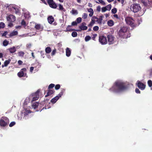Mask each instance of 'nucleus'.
Masks as SVG:
<instances>
[{"mask_svg": "<svg viewBox=\"0 0 152 152\" xmlns=\"http://www.w3.org/2000/svg\"><path fill=\"white\" fill-rule=\"evenodd\" d=\"M15 124V122H12L10 123L9 124V126L11 127L14 126Z\"/></svg>", "mask_w": 152, "mask_h": 152, "instance_id": "nucleus-46", "label": "nucleus"}, {"mask_svg": "<svg viewBox=\"0 0 152 152\" xmlns=\"http://www.w3.org/2000/svg\"><path fill=\"white\" fill-rule=\"evenodd\" d=\"M118 37L123 39L129 37L131 34L129 28L126 26L122 27L118 32Z\"/></svg>", "mask_w": 152, "mask_h": 152, "instance_id": "nucleus-2", "label": "nucleus"}, {"mask_svg": "<svg viewBox=\"0 0 152 152\" xmlns=\"http://www.w3.org/2000/svg\"><path fill=\"white\" fill-rule=\"evenodd\" d=\"M53 2V0H48L47 1V2L49 5H50V4H51Z\"/></svg>", "mask_w": 152, "mask_h": 152, "instance_id": "nucleus-52", "label": "nucleus"}, {"mask_svg": "<svg viewBox=\"0 0 152 152\" xmlns=\"http://www.w3.org/2000/svg\"><path fill=\"white\" fill-rule=\"evenodd\" d=\"M136 84L138 87L141 90H144L145 88V85L139 81L138 80L137 81Z\"/></svg>", "mask_w": 152, "mask_h": 152, "instance_id": "nucleus-12", "label": "nucleus"}, {"mask_svg": "<svg viewBox=\"0 0 152 152\" xmlns=\"http://www.w3.org/2000/svg\"><path fill=\"white\" fill-rule=\"evenodd\" d=\"M51 51V49L50 47H47L45 49V51L46 53H49Z\"/></svg>", "mask_w": 152, "mask_h": 152, "instance_id": "nucleus-24", "label": "nucleus"}, {"mask_svg": "<svg viewBox=\"0 0 152 152\" xmlns=\"http://www.w3.org/2000/svg\"><path fill=\"white\" fill-rule=\"evenodd\" d=\"M5 27V24L4 23L1 22L0 23V29L3 28Z\"/></svg>", "mask_w": 152, "mask_h": 152, "instance_id": "nucleus-39", "label": "nucleus"}, {"mask_svg": "<svg viewBox=\"0 0 152 152\" xmlns=\"http://www.w3.org/2000/svg\"><path fill=\"white\" fill-rule=\"evenodd\" d=\"M132 7L131 8V10L134 12H139V13H140L138 14V16H142L144 14L143 11H142L141 10V8L139 4H132L131 6Z\"/></svg>", "mask_w": 152, "mask_h": 152, "instance_id": "nucleus-3", "label": "nucleus"}, {"mask_svg": "<svg viewBox=\"0 0 152 152\" xmlns=\"http://www.w3.org/2000/svg\"><path fill=\"white\" fill-rule=\"evenodd\" d=\"M7 20L9 22H13L16 20L15 16L12 15H10L7 17Z\"/></svg>", "mask_w": 152, "mask_h": 152, "instance_id": "nucleus-13", "label": "nucleus"}, {"mask_svg": "<svg viewBox=\"0 0 152 152\" xmlns=\"http://www.w3.org/2000/svg\"><path fill=\"white\" fill-rule=\"evenodd\" d=\"M88 6H89V7H92V4L90 3H88Z\"/></svg>", "mask_w": 152, "mask_h": 152, "instance_id": "nucleus-63", "label": "nucleus"}, {"mask_svg": "<svg viewBox=\"0 0 152 152\" xmlns=\"http://www.w3.org/2000/svg\"><path fill=\"white\" fill-rule=\"evenodd\" d=\"M77 23L76 21H73L72 23V25L73 26H75L77 25Z\"/></svg>", "mask_w": 152, "mask_h": 152, "instance_id": "nucleus-53", "label": "nucleus"}, {"mask_svg": "<svg viewBox=\"0 0 152 152\" xmlns=\"http://www.w3.org/2000/svg\"><path fill=\"white\" fill-rule=\"evenodd\" d=\"M48 20L49 23L51 24L54 21V19L52 16H50L48 18Z\"/></svg>", "mask_w": 152, "mask_h": 152, "instance_id": "nucleus-17", "label": "nucleus"}, {"mask_svg": "<svg viewBox=\"0 0 152 152\" xmlns=\"http://www.w3.org/2000/svg\"><path fill=\"white\" fill-rule=\"evenodd\" d=\"M11 59H9L8 60H6L4 62V64H5V66H7L8 65L10 64L11 61Z\"/></svg>", "mask_w": 152, "mask_h": 152, "instance_id": "nucleus-27", "label": "nucleus"}, {"mask_svg": "<svg viewBox=\"0 0 152 152\" xmlns=\"http://www.w3.org/2000/svg\"><path fill=\"white\" fill-rule=\"evenodd\" d=\"M54 90L48 89L47 94L45 96V97H47L48 96H50L53 94L55 92Z\"/></svg>", "mask_w": 152, "mask_h": 152, "instance_id": "nucleus-16", "label": "nucleus"}, {"mask_svg": "<svg viewBox=\"0 0 152 152\" xmlns=\"http://www.w3.org/2000/svg\"><path fill=\"white\" fill-rule=\"evenodd\" d=\"M59 5V10H62L64 12L65 11V10L63 7V6L61 5V4H58Z\"/></svg>", "mask_w": 152, "mask_h": 152, "instance_id": "nucleus-28", "label": "nucleus"}, {"mask_svg": "<svg viewBox=\"0 0 152 152\" xmlns=\"http://www.w3.org/2000/svg\"><path fill=\"white\" fill-rule=\"evenodd\" d=\"M40 90L38 89L35 93L32 94V96H33L31 101L33 102L37 100L39 97V93L40 92Z\"/></svg>", "mask_w": 152, "mask_h": 152, "instance_id": "nucleus-11", "label": "nucleus"}, {"mask_svg": "<svg viewBox=\"0 0 152 152\" xmlns=\"http://www.w3.org/2000/svg\"><path fill=\"white\" fill-rule=\"evenodd\" d=\"M18 32L17 31H13L10 34V36L12 37L15 35H16L18 34Z\"/></svg>", "mask_w": 152, "mask_h": 152, "instance_id": "nucleus-26", "label": "nucleus"}, {"mask_svg": "<svg viewBox=\"0 0 152 152\" xmlns=\"http://www.w3.org/2000/svg\"><path fill=\"white\" fill-rule=\"evenodd\" d=\"M148 83L150 87H151L152 86V81L151 80H148Z\"/></svg>", "mask_w": 152, "mask_h": 152, "instance_id": "nucleus-37", "label": "nucleus"}, {"mask_svg": "<svg viewBox=\"0 0 152 152\" xmlns=\"http://www.w3.org/2000/svg\"><path fill=\"white\" fill-rule=\"evenodd\" d=\"M3 43L4 46H6L8 45L9 42L5 40L3 41Z\"/></svg>", "mask_w": 152, "mask_h": 152, "instance_id": "nucleus-32", "label": "nucleus"}, {"mask_svg": "<svg viewBox=\"0 0 152 152\" xmlns=\"http://www.w3.org/2000/svg\"><path fill=\"white\" fill-rule=\"evenodd\" d=\"M107 9L106 8V7H104L102 8V12H105L106 10H107Z\"/></svg>", "mask_w": 152, "mask_h": 152, "instance_id": "nucleus-47", "label": "nucleus"}, {"mask_svg": "<svg viewBox=\"0 0 152 152\" xmlns=\"http://www.w3.org/2000/svg\"><path fill=\"white\" fill-rule=\"evenodd\" d=\"M91 39V38L89 36H87L85 37V40L86 42H88Z\"/></svg>", "mask_w": 152, "mask_h": 152, "instance_id": "nucleus-30", "label": "nucleus"}, {"mask_svg": "<svg viewBox=\"0 0 152 152\" xmlns=\"http://www.w3.org/2000/svg\"><path fill=\"white\" fill-rule=\"evenodd\" d=\"M107 37L109 44L111 45L114 43L115 38L113 35H109L107 36Z\"/></svg>", "mask_w": 152, "mask_h": 152, "instance_id": "nucleus-14", "label": "nucleus"}, {"mask_svg": "<svg viewBox=\"0 0 152 152\" xmlns=\"http://www.w3.org/2000/svg\"><path fill=\"white\" fill-rule=\"evenodd\" d=\"M97 35L96 34H94L93 35V36L92 37V39L93 40H95V38L96 37Z\"/></svg>", "mask_w": 152, "mask_h": 152, "instance_id": "nucleus-55", "label": "nucleus"}, {"mask_svg": "<svg viewBox=\"0 0 152 152\" xmlns=\"http://www.w3.org/2000/svg\"><path fill=\"white\" fill-rule=\"evenodd\" d=\"M56 52V50L55 49L54 50H53L52 52L51 53V56H54Z\"/></svg>", "mask_w": 152, "mask_h": 152, "instance_id": "nucleus-49", "label": "nucleus"}, {"mask_svg": "<svg viewBox=\"0 0 152 152\" xmlns=\"http://www.w3.org/2000/svg\"><path fill=\"white\" fill-rule=\"evenodd\" d=\"M141 2L144 6L148 8L152 7V0H142Z\"/></svg>", "mask_w": 152, "mask_h": 152, "instance_id": "nucleus-7", "label": "nucleus"}, {"mask_svg": "<svg viewBox=\"0 0 152 152\" xmlns=\"http://www.w3.org/2000/svg\"><path fill=\"white\" fill-rule=\"evenodd\" d=\"M21 24L24 27L26 26V22L24 20H23L21 22Z\"/></svg>", "mask_w": 152, "mask_h": 152, "instance_id": "nucleus-42", "label": "nucleus"}, {"mask_svg": "<svg viewBox=\"0 0 152 152\" xmlns=\"http://www.w3.org/2000/svg\"><path fill=\"white\" fill-rule=\"evenodd\" d=\"M98 1L99 3L103 5H105L106 4L105 2L102 0H98Z\"/></svg>", "mask_w": 152, "mask_h": 152, "instance_id": "nucleus-43", "label": "nucleus"}, {"mask_svg": "<svg viewBox=\"0 0 152 152\" xmlns=\"http://www.w3.org/2000/svg\"><path fill=\"white\" fill-rule=\"evenodd\" d=\"M99 42L102 45H105L107 43V41L106 37L103 35L99 36Z\"/></svg>", "mask_w": 152, "mask_h": 152, "instance_id": "nucleus-10", "label": "nucleus"}, {"mask_svg": "<svg viewBox=\"0 0 152 152\" xmlns=\"http://www.w3.org/2000/svg\"><path fill=\"white\" fill-rule=\"evenodd\" d=\"M88 16V14L86 13H84L82 15V18L84 19H86Z\"/></svg>", "mask_w": 152, "mask_h": 152, "instance_id": "nucleus-38", "label": "nucleus"}, {"mask_svg": "<svg viewBox=\"0 0 152 152\" xmlns=\"http://www.w3.org/2000/svg\"><path fill=\"white\" fill-rule=\"evenodd\" d=\"M108 25L110 26H112L114 25L113 21V20H110L107 22Z\"/></svg>", "mask_w": 152, "mask_h": 152, "instance_id": "nucleus-23", "label": "nucleus"}, {"mask_svg": "<svg viewBox=\"0 0 152 152\" xmlns=\"http://www.w3.org/2000/svg\"><path fill=\"white\" fill-rule=\"evenodd\" d=\"M70 13L73 15H77L78 12L77 10H75L73 8L72 10L70 11Z\"/></svg>", "mask_w": 152, "mask_h": 152, "instance_id": "nucleus-22", "label": "nucleus"}, {"mask_svg": "<svg viewBox=\"0 0 152 152\" xmlns=\"http://www.w3.org/2000/svg\"><path fill=\"white\" fill-rule=\"evenodd\" d=\"M135 91L136 93L137 94H140V91L139 90V89L138 88H136L135 89Z\"/></svg>", "mask_w": 152, "mask_h": 152, "instance_id": "nucleus-51", "label": "nucleus"}, {"mask_svg": "<svg viewBox=\"0 0 152 152\" xmlns=\"http://www.w3.org/2000/svg\"><path fill=\"white\" fill-rule=\"evenodd\" d=\"M97 19L98 18L95 16H94L92 18V19H93L94 20H94L95 19Z\"/></svg>", "mask_w": 152, "mask_h": 152, "instance_id": "nucleus-62", "label": "nucleus"}, {"mask_svg": "<svg viewBox=\"0 0 152 152\" xmlns=\"http://www.w3.org/2000/svg\"><path fill=\"white\" fill-rule=\"evenodd\" d=\"M35 28L37 30H42L43 29L42 27L40 24H36Z\"/></svg>", "mask_w": 152, "mask_h": 152, "instance_id": "nucleus-18", "label": "nucleus"}, {"mask_svg": "<svg viewBox=\"0 0 152 152\" xmlns=\"http://www.w3.org/2000/svg\"><path fill=\"white\" fill-rule=\"evenodd\" d=\"M18 55L20 56H23L24 55V53L23 51H20L18 53Z\"/></svg>", "mask_w": 152, "mask_h": 152, "instance_id": "nucleus-34", "label": "nucleus"}, {"mask_svg": "<svg viewBox=\"0 0 152 152\" xmlns=\"http://www.w3.org/2000/svg\"><path fill=\"white\" fill-rule=\"evenodd\" d=\"M15 11V13L16 14H18L19 13V9L17 8H14Z\"/></svg>", "mask_w": 152, "mask_h": 152, "instance_id": "nucleus-45", "label": "nucleus"}, {"mask_svg": "<svg viewBox=\"0 0 152 152\" xmlns=\"http://www.w3.org/2000/svg\"><path fill=\"white\" fill-rule=\"evenodd\" d=\"M7 31H5L2 34L3 36H6V35L7 34Z\"/></svg>", "mask_w": 152, "mask_h": 152, "instance_id": "nucleus-60", "label": "nucleus"}, {"mask_svg": "<svg viewBox=\"0 0 152 152\" xmlns=\"http://www.w3.org/2000/svg\"><path fill=\"white\" fill-rule=\"evenodd\" d=\"M105 7L107 9V10H110L111 8V5L110 4L107 6Z\"/></svg>", "mask_w": 152, "mask_h": 152, "instance_id": "nucleus-44", "label": "nucleus"}, {"mask_svg": "<svg viewBox=\"0 0 152 152\" xmlns=\"http://www.w3.org/2000/svg\"><path fill=\"white\" fill-rule=\"evenodd\" d=\"M55 86V85L53 84H50L48 86V89H50L52 88H53V87H54Z\"/></svg>", "mask_w": 152, "mask_h": 152, "instance_id": "nucleus-36", "label": "nucleus"}, {"mask_svg": "<svg viewBox=\"0 0 152 152\" xmlns=\"http://www.w3.org/2000/svg\"><path fill=\"white\" fill-rule=\"evenodd\" d=\"M71 27V26H70V25H68V26L67 28H66V31H71L70 29H69L68 28L69 27Z\"/></svg>", "mask_w": 152, "mask_h": 152, "instance_id": "nucleus-57", "label": "nucleus"}, {"mask_svg": "<svg viewBox=\"0 0 152 152\" xmlns=\"http://www.w3.org/2000/svg\"><path fill=\"white\" fill-rule=\"evenodd\" d=\"M88 11V12L90 13L94 12V11L92 9L90 8L88 9H87Z\"/></svg>", "mask_w": 152, "mask_h": 152, "instance_id": "nucleus-50", "label": "nucleus"}, {"mask_svg": "<svg viewBox=\"0 0 152 152\" xmlns=\"http://www.w3.org/2000/svg\"><path fill=\"white\" fill-rule=\"evenodd\" d=\"M64 91H61L58 95L53 98L50 101V102L53 104H54L59 99V98L61 97L63 95Z\"/></svg>", "mask_w": 152, "mask_h": 152, "instance_id": "nucleus-9", "label": "nucleus"}, {"mask_svg": "<svg viewBox=\"0 0 152 152\" xmlns=\"http://www.w3.org/2000/svg\"><path fill=\"white\" fill-rule=\"evenodd\" d=\"M9 123V120L7 117H4L0 120V125L1 126L4 127L7 126Z\"/></svg>", "mask_w": 152, "mask_h": 152, "instance_id": "nucleus-5", "label": "nucleus"}, {"mask_svg": "<svg viewBox=\"0 0 152 152\" xmlns=\"http://www.w3.org/2000/svg\"><path fill=\"white\" fill-rule=\"evenodd\" d=\"M26 71L27 70L26 68H22L21 69L20 72L18 73V76L19 77H27L28 76L26 73Z\"/></svg>", "mask_w": 152, "mask_h": 152, "instance_id": "nucleus-6", "label": "nucleus"}, {"mask_svg": "<svg viewBox=\"0 0 152 152\" xmlns=\"http://www.w3.org/2000/svg\"><path fill=\"white\" fill-rule=\"evenodd\" d=\"M45 103V102L44 101L43 102H42L40 103H39L37 102H36L34 103H32V108H34V109H36L38 107H39V110H37V111H38L39 110H40L41 111L42 110H43L44 108L45 109H46L47 108H48L49 107L47 108L46 106H45V107H43L42 108V107L44 105V104Z\"/></svg>", "mask_w": 152, "mask_h": 152, "instance_id": "nucleus-4", "label": "nucleus"}, {"mask_svg": "<svg viewBox=\"0 0 152 152\" xmlns=\"http://www.w3.org/2000/svg\"><path fill=\"white\" fill-rule=\"evenodd\" d=\"M128 88V86L125 83L120 81H117L115 82L109 90L115 93H119L126 91Z\"/></svg>", "mask_w": 152, "mask_h": 152, "instance_id": "nucleus-1", "label": "nucleus"}, {"mask_svg": "<svg viewBox=\"0 0 152 152\" xmlns=\"http://www.w3.org/2000/svg\"><path fill=\"white\" fill-rule=\"evenodd\" d=\"M125 21L127 24L130 25L131 26H134V20L132 18L130 17H127L125 18Z\"/></svg>", "mask_w": 152, "mask_h": 152, "instance_id": "nucleus-8", "label": "nucleus"}, {"mask_svg": "<svg viewBox=\"0 0 152 152\" xmlns=\"http://www.w3.org/2000/svg\"><path fill=\"white\" fill-rule=\"evenodd\" d=\"M102 17H103L102 16H100L99 18H98L97 21L99 23H102Z\"/></svg>", "mask_w": 152, "mask_h": 152, "instance_id": "nucleus-31", "label": "nucleus"}, {"mask_svg": "<svg viewBox=\"0 0 152 152\" xmlns=\"http://www.w3.org/2000/svg\"><path fill=\"white\" fill-rule=\"evenodd\" d=\"M113 16L114 17L116 18H118V16L117 14H114L113 15Z\"/></svg>", "mask_w": 152, "mask_h": 152, "instance_id": "nucleus-61", "label": "nucleus"}, {"mask_svg": "<svg viewBox=\"0 0 152 152\" xmlns=\"http://www.w3.org/2000/svg\"><path fill=\"white\" fill-rule=\"evenodd\" d=\"M60 88V85L59 84H57L55 86V89L57 90L59 89Z\"/></svg>", "mask_w": 152, "mask_h": 152, "instance_id": "nucleus-41", "label": "nucleus"}, {"mask_svg": "<svg viewBox=\"0 0 152 152\" xmlns=\"http://www.w3.org/2000/svg\"><path fill=\"white\" fill-rule=\"evenodd\" d=\"M9 23L8 25V26H9L10 27H12V26H13V24L12 23L13 22H9Z\"/></svg>", "mask_w": 152, "mask_h": 152, "instance_id": "nucleus-56", "label": "nucleus"}, {"mask_svg": "<svg viewBox=\"0 0 152 152\" xmlns=\"http://www.w3.org/2000/svg\"><path fill=\"white\" fill-rule=\"evenodd\" d=\"M86 24L85 23H83L81 25L79 26V28H80V30H77V31H81L82 30H86L87 29L88 27L87 26H85L86 25Z\"/></svg>", "mask_w": 152, "mask_h": 152, "instance_id": "nucleus-15", "label": "nucleus"}, {"mask_svg": "<svg viewBox=\"0 0 152 152\" xmlns=\"http://www.w3.org/2000/svg\"><path fill=\"white\" fill-rule=\"evenodd\" d=\"M71 54V50L70 48H67L66 49V55L67 57L70 56Z\"/></svg>", "mask_w": 152, "mask_h": 152, "instance_id": "nucleus-19", "label": "nucleus"}, {"mask_svg": "<svg viewBox=\"0 0 152 152\" xmlns=\"http://www.w3.org/2000/svg\"><path fill=\"white\" fill-rule=\"evenodd\" d=\"M31 113V111L30 110H26L24 112V115L25 116H27L29 113Z\"/></svg>", "mask_w": 152, "mask_h": 152, "instance_id": "nucleus-29", "label": "nucleus"}, {"mask_svg": "<svg viewBox=\"0 0 152 152\" xmlns=\"http://www.w3.org/2000/svg\"><path fill=\"white\" fill-rule=\"evenodd\" d=\"M95 20H94L93 19H91V22L88 25V26L89 27H91L95 23Z\"/></svg>", "mask_w": 152, "mask_h": 152, "instance_id": "nucleus-25", "label": "nucleus"}, {"mask_svg": "<svg viewBox=\"0 0 152 152\" xmlns=\"http://www.w3.org/2000/svg\"><path fill=\"white\" fill-rule=\"evenodd\" d=\"M150 75L151 76H152V70H151L150 71Z\"/></svg>", "mask_w": 152, "mask_h": 152, "instance_id": "nucleus-64", "label": "nucleus"}, {"mask_svg": "<svg viewBox=\"0 0 152 152\" xmlns=\"http://www.w3.org/2000/svg\"><path fill=\"white\" fill-rule=\"evenodd\" d=\"M77 22V23H80L82 21V18L80 17H79L76 19Z\"/></svg>", "mask_w": 152, "mask_h": 152, "instance_id": "nucleus-35", "label": "nucleus"}, {"mask_svg": "<svg viewBox=\"0 0 152 152\" xmlns=\"http://www.w3.org/2000/svg\"><path fill=\"white\" fill-rule=\"evenodd\" d=\"M8 50L11 53H13L16 51V49L14 47L10 48Z\"/></svg>", "mask_w": 152, "mask_h": 152, "instance_id": "nucleus-21", "label": "nucleus"}, {"mask_svg": "<svg viewBox=\"0 0 152 152\" xmlns=\"http://www.w3.org/2000/svg\"><path fill=\"white\" fill-rule=\"evenodd\" d=\"M101 10V7L100 6H99L97 7H96V10L98 12H100Z\"/></svg>", "mask_w": 152, "mask_h": 152, "instance_id": "nucleus-54", "label": "nucleus"}, {"mask_svg": "<svg viewBox=\"0 0 152 152\" xmlns=\"http://www.w3.org/2000/svg\"><path fill=\"white\" fill-rule=\"evenodd\" d=\"M99 27L97 26H95L93 27V30L94 31H96L98 30L99 29Z\"/></svg>", "mask_w": 152, "mask_h": 152, "instance_id": "nucleus-48", "label": "nucleus"}, {"mask_svg": "<svg viewBox=\"0 0 152 152\" xmlns=\"http://www.w3.org/2000/svg\"><path fill=\"white\" fill-rule=\"evenodd\" d=\"M77 34L75 31L73 32L72 33V36L73 37H75L77 36Z\"/></svg>", "mask_w": 152, "mask_h": 152, "instance_id": "nucleus-33", "label": "nucleus"}, {"mask_svg": "<svg viewBox=\"0 0 152 152\" xmlns=\"http://www.w3.org/2000/svg\"><path fill=\"white\" fill-rule=\"evenodd\" d=\"M49 5L50 7L53 9L56 8L57 7V5L54 1H53Z\"/></svg>", "mask_w": 152, "mask_h": 152, "instance_id": "nucleus-20", "label": "nucleus"}, {"mask_svg": "<svg viewBox=\"0 0 152 152\" xmlns=\"http://www.w3.org/2000/svg\"><path fill=\"white\" fill-rule=\"evenodd\" d=\"M34 69V67L32 66H31L30 68V71L31 72H33V70Z\"/></svg>", "mask_w": 152, "mask_h": 152, "instance_id": "nucleus-59", "label": "nucleus"}, {"mask_svg": "<svg viewBox=\"0 0 152 152\" xmlns=\"http://www.w3.org/2000/svg\"><path fill=\"white\" fill-rule=\"evenodd\" d=\"M113 14H115L117 12V9L116 8L113 9L111 10Z\"/></svg>", "mask_w": 152, "mask_h": 152, "instance_id": "nucleus-40", "label": "nucleus"}, {"mask_svg": "<svg viewBox=\"0 0 152 152\" xmlns=\"http://www.w3.org/2000/svg\"><path fill=\"white\" fill-rule=\"evenodd\" d=\"M18 63L19 65H21L22 64L23 62L19 60L18 61Z\"/></svg>", "mask_w": 152, "mask_h": 152, "instance_id": "nucleus-58", "label": "nucleus"}]
</instances>
